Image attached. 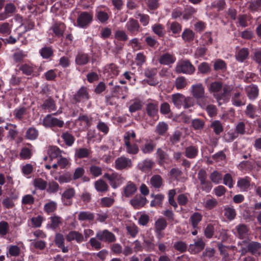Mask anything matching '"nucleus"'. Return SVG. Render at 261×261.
<instances>
[{"instance_id": "f257e3e1", "label": "nucleus", "mask_w": 261, "mask_h": 261, "mask_svg": "<svg viewBox=\"0 0 261 261\" xmlns=\"http://www.w3.org/2000/svg\"><path fill=\"white\" fill-rule=\"evenodd\" d=\"M171 101L174 106L177 109L182 106L184 109H188L194 105L193 98L191 97H186L182 94L177 93L171 95Z\"/></svg>"}, {"instance_id": "f03ea898", "label": "nucleus", "mask_w": 261, "mask_h": 261, "mask_svg": "<svg viewBox=\"0 0 261 261\" xmlns=\"http://www.w3.org/2000/svg\"><path fill=\"white\" fill-rule=\"evenodd\" d=\"M90 98L88 89L87 87H81L71 97L70 103L79 106L80 103H84Z\"/></svg>"}, {"instance_id": "7ed1b4c3", "label": "nucleus", "mask_w": 261, "mask_h": 261, "mask_svg": "<svg viewBox=\"0 0 261 261\" xmlns=\"http://www.w3.org/2000/svg\"><path fill=\"white\" fill-rule=\"evenodd\" d=\"M175 71L177 73L192 74L195 72V68L189 60H183L177 64Z\"/></svg>"}, {"instance_id": "20e7f679", "label": "nucleus", "mask_w": 261, "mask_h": 261, "mask_svg": "<svg viewBox=\"0 0 261 261\" xmlns=\"http://www.w3.org/2000/svg\"><path fill=\"white\" fill-rule=\"evenodd\" d=\"M197 177L200 181V189L205 192H210L212 189L213 185L211 181L207 179V174L204 169L199 170Z\"/></svg>"}, {"instance_id": "39448f33", "label": "nucleus", "mask_w": 261, "mask_h": 261, "mask_svg": "<svg viewBox=\"0 0 261 261\" xmlns=\"http://www.w3.org/2000/svg\"><path fill=\"white\" fill-rule=\"evenodd\" d=\"M96 237L99 241L108 244L114 243L116 241L115 235L108 229L97 231Z\"/></svg>"}, {"instance_id": "423d86ee", "label": "nucleus", "mask_w": 261, "mask_h": 261, "mask_svg": "<svg viewBox=\"0 0 261 261\" xmlns=\"http://www.w3.org/2000/svg\"><path fill=\"white\" fill-rule=\"evenodd\" d=\"M64 124L63 120L53 117L50 114L46 115L43 120V125L46 127H62Z\"/></svg>"}, {"instance_id": "0eeeda50", "label": "nucleus", "mask_w": 261, "mask_h": 261, "mask_svg": "<svg viewBox=\"0 0 261 261\" xmlns=\"http://www.w3.org/2000/svg\"><path fill=\"white\" fill-rule=\"evenodd\" d=\"M204 92V88L202 84H195L192 86V95L198 102L205 99L206 97L205 96Z\"/></svg>"}, {"instance_id": "6e6552de", "label": "nucleus", "mask_w": 261, "mask_h": 261, "mask_svg": "<svg viewBox=\"0 0 261 261\" xmlns=\"http://www.w3.org/2000/svg\"><path fill=\"white\" fill-rule=\"evenodd\" d=\"M132 162L130 159L124 156L118 158L115 162V167L118 170H122L130 168Z\"/></svg>"}, {"instance_id": "1a4fd4ad", "label": "nucleus", "mask_w": 261, "mask_h": 261, "mask_svg": "<svg viewBox=\"0 0 261 261\" xmlns=\"http://www.w3.org/2000/svg\"><path fill=\"white\" fill-rule=\"evenodd\" d=\"M75 191L73 188H69L65 190L61 196V199L63 204L70 206L72 204V199L74 197Z\"/></svg>"}, {"instance_id": "9d476101", "label": "nucleus", "mask_w": 261, "mask_h": 261, "mask_svg": "<svg viewBox=\"0 0 261 261\" xmlns=\"http://www.w3.org/2000/svg\"><path fill=\"white\" fill-rule=\"evenodd\" d=\"M92 15L87 12L81 13L77 19L78 26L84 28L87 26L92 20Z\"/></svg>"}, {"instance_id": "9b49d317", "label": "nucleus", "mask_w": 261, "mask_h": 261, "mask_svg": "<svg viewBox=\"0 0 261 261\" xmlns=\"http://www.w3.org/2000/svg\"><path fill=\"white\" fill-rule=\"evenodd\" d=\"M242 243L247 244V250L249 251V253L253 255H260L261 244L260 243L255 241L248 242L247 241H243Z\"/></svg>"}, {"instance_id": "f8f14e48", "label": "nucleus", "mask_w": 261, "mask_h": 261, "mask_svg": "<svg viewBox=\"0 0 261 261\" xmlns=\"http://www.w3.org/2000/svg\"><path fill=\"white\" fill-rule=\"evenodd\" d=\"M156 73L157 69L156 68L146 69L144 71V75L148 79L145 80L144 81L150 86L156 85L158 83L156 79L154 77Z\"/></svg>"}, {"instance_id": "ddd939ff", "label": "nucleus", "mask_w": 261, "mask_h": 261, "mask_svg": "<svg viewBox=\"0 0 261 261\" xmlns=\"http://www.w3.org/2000/svg\"><path fill=\"white\" fill-rule=\"evenodd\" d=\"M126 28L129 33L133 35L139 32L140 26L137 20L130 18L126 24Z\"/></svg>"}, {"instance_id": "4468645a", "label": "nucleus", "mask_w": 261, "mask_h": 261, "mask_svg": "<svg viewBox=\"0 0 261 261\" xmlns=\"http://www.w3.org/2000/svg\"><path fill=\"white\" fill-rule=\"evenodd\" d=\"M50 30H52L55 36L60 38L63 36L66 30V25L63 22H56L53 24Z\"/></svg>"}, {"instance_id": "2eb2a0df", "label": "nucleus", "mask_w": 261, "mask_h": 261, "mask_svg": "<svg viewBox=\"0 0 261 261\" xmlns=\"http://www.w3.org/2000/svg\"><path fill=\"white\" fill-rule=\"evenodd\" d=\"M54 242L55 245L59 248L61 249L63 253H67L68 252V247L65 246V238L64 236L60 233H57L55 235Z\"/></svg>"}, {"instance_id": "dca6fc26", "label": "nucleus", "mask_w": 261, "mask_h": 261, "mask_svg": "<svg viewBox=\"0 0 261 261\" xmlns=\"http://www.w3.org/2000/svg\"><path fill=\"white\" fill-rule=\"evenodd\" d=\"M65 238L66 241L69 242L75 240L80 243L84 241L83 235L81 232L74 230L70 231L66 235Z\"/></svg>"}, {"instance_id": "f3484780", "label": "nucleus", "mask_w": 261, "mask_h": 261, "mask_svg": "<svg viewBox=\"0 0 261 261\" xmlns=\"http://www.w3.org/2000/svg\"><path fill=\"white\" fill-rule=\"evenodd\" d=\"M158 102H149L146 104L145 110L147 115L150 118L155 117L158 113Z\"/></svg>"}, {"instance_id": "a211bd4d", "label": "nucleus", "mask_w": 261, "mask_h": 261, "mask_svg": "<svg viewBox=\"0 0 261 261\" xmlns=\"http://www.w3.org/2000/svg\"><path fill=\"white\" fill-rule=\"evenodd\" d=\"M205 244L202 239H198L195 241L194 244H191L189 246V249L192 252L197 253L201 251L205 247Z\"/></svg>"}, {"instance_id": "6ab92c4d", "label": "nucleus", "mask_w": 261, "mask_h": 261, "mask_svg": "<svg viewBox=\"0 0 261 261\" xmlns=\"http://www.w3.org/2000/svg\"><path fill=\"white\" fill-rule=\"evenodd\" d=\"M238 237L240 239H245L249 235V228L245 224H240L236 226Z\"/></svg>"}, {"instance_id": "aec40b11", "label": "nucleus", "mask_w": 261, "mask_h": 261, "mask_svg": "<svg viewBox=\"0 0 261 261\" xmlns=\"http://www.w3.org/2000/svg\"><path fill=\"white\" fill-rule=\"evenodd\" d=\"M41 108L42 110H48L49 112L55 111L56 110L55 101L51 96H49L43 101V103L41 106Z\"/></svg>"}, {"instance_id": "412c9836", "label": "nucleus", "mask_w": 261, "mask_h": 261, "mask_svg": "<svg viewBox=\"0 0 261 261\" xmlns=\"http://www.w3.org/2000/svg\"><path fill=\"white\" fill-rule=\"evenodd\" d=\"M146 202V198L142 196H139L138 197L136 196L130 201V204L135 209H139L143 207Z\"/></svg>"}, {"instance_id": "4be33fe9", "label": "nucleus", "mask_w": 261, "mask_h": 261, "mask_svg": "<svg viewBox=\"0 0 261 261\" xmlns=\"http://www.w3.org/2000/svg\"><path fill=\"white\" fill-rule=\"evenodd\" d=\"M62 151L57 146H50L47 150V154L49 155L50 161H52L54 159L62 156Z\"/></svg>"}, {"instance_id": "5701e85b", "label": "nucleus", "mask_w": 261, "mask_h": 261, "mask_svg": "<svg viewBox=\"0 0 261 261\" xmlns=\"http://www.w3.org/2000/svg\"><path fill=\"white\" fill-rule=\"evenodd\" d=\"M137 190L136 185L132 181H128L124 188V195L126 197H130L136 192Z\"/></svg>"}, {"instance_id": "b1692460", "label": "nucleus", "mask_w": 261, "mask_h": 261, "mask_svg": "<svg viewBox=\"0 0 261 261\" xmlns=\"http://www.w3.org/2000/svg\"><path fill=\"white\" fill-rule=\"evenodd\" d=\"M245 90L248 97L250 99H255L258 95V88L255 85L252 84L247 86Z\"/></svg>"}, {"instance_id": "393cba45", "label": "nucleus", "mask_w": 261, "mask_h": 261, "mask_svg": "<svg viewBox=\"0 0 261 261\" xmlns=\"http://www.w3.org/2000/svg\"><path fill=\"white\" fill-rule=\"evenodd\" d=\"M198 153V147L196 146L190 145L185 148V156L189 159L195 158Z\"/></svg>"}, {"instance_id": "a878e982", "label": "nucleus", "mask_w": 261, "mask_h": 261, "mask_svg": "<svg viewBox=\"0 0 261 261\" xmlns=\"http://www.w3.org/2000/svg\"><path fill=\"white\" fill-rule=\"evenodd\" d=\"M91 153L92 151L90 149L87 148H80L75 150V156L78 159L89 158Z\"/></svg>"}, {"instance_id": "bb28decb", "label": "nucleus", "mask_w": 261, "mask_h": 261, "mask_svg": "<svg viewBox=\"0 0 261 261\" xmlns=\"http://www.w3.org/2000/svg\"><path fill=\"white\" fill-rule=\"evenodd\" d=\"M89 61V58L88 54L84 53H78L75 57V63L78 65H84Z\"/></svg>"}, {"instance_id": "cd10ccee", "label": "nucleus", "mask_w": 261, "mask_h": 261, "mask_svg": "<svg viewBox=\"0 0 261 261\" xmlns=\"http://www.w3.org/2000/svg\"><path fill=\"white\" fill-rule=\"evenodd\" d=\"M175 61V58L173 55L169 53L163 54L159 59V62L163 65H169L173 63Z\"/></svg>"}, {"instance_id": "c85d7f7f", "label": "nucleus", "mask_w": 261, "mask_h": 261, "mask_svg": "<svg viewBox=\"0 0 261 261\" xmlns=\"http://www.w3.org/2000/svg\"><path fill=\"white\" fill-rule=\"evenodd\" d=\"M95 189L99 192L105 193L108 191L109 186L103 179H100L94 182Z\"/></svg>"}, {"instance_id": "c756f323", "label": "nucleus", "mask_w": 261, "mask_h": 261, "mask_svg": "<svg viewBox=\"0 0 261 261\" xmlns=\"http://www.w3.org/2000/svg\"><path fill=\"white\" fill-rule=\"evenodd\" d=\"M35 69V66L32 64H23L19 68V70L21 71L22 73L26 75H32Z\"/></svg>"}, {"instance_id": "7c9ffc66", "label": "nucleus", "mask_w": 261, "mask_h": 261, "mask_svg": "<svg viewBox=\"0 0 261 261\" xmlns=\"http://www.w3.org/2000/svg\"><path fill=\"white\" fill-rule=\"evenodd\" d=\"M156 156L158 160V163L160 165H163L166 162L168 158L167 153L164 151L161 148L157 149L156 152Z\"/></svg>"}, {"instance_id": "2f4dec72", "label": "nucleus", "mask_w": 261, "mask_h": 261, "mask_svg": "<svg viewBox=\"0 0 261 261\" xmlns=\"http://www.w3.org/2000/svg\"><path fill=\"white\" fill-rule=\"evenodd\" d=\"M94 219V215L93 213L88 211L81 212L78 215V220L81 221H92Z\"/></svg>"}, {"instance_id": "473e14b6", "label": "nucleus", "mask_w": 261, "mask_h": 261, "mask_svg": "<svg viewBox=\"0 0 261 261\" xmlns=\"http://www.w3.org/2000/svg\"><path fill=\"white\" fill-rule=\"evenodd\" d=\"M156 146V143L153 140L146 142L141 148V150L145 154L152 152Z\"/></svg>"}, {"instance_id": "72a5a7b5", "label": "nucleus", "mask_w": 261, "mask_h": 261, "mask_svg": "<svg viewBox=\"0 0 261 261\" xmlns=\"http://www.w3.org/2000/svg\"><path fill=\"white\" fill-rule=\"evenodd\" d=\"M237 186L242 191H247L250 186V181L247 177L240 178L238 181Z\"/></svg>"}, {"instance_id": "f704fd0d", "label": "nucleus", "mask_w": 261, "mask_h": 261, "mask_svg": "<svg viewBox=\"0 0 261 261\" xmlns=\"http://www.w3.org/2000/svg\"><path fill=\"white\" fill-rule=\"evenodd\" d=\"M168 130V125L167 123L160 122L156 126L155 132L160 136H164Z\"/></svg>"}, {"instance_id": "c9c22d12", "label": "nucleus", "mask_w": 261, "mask_h": 261, "mask_svg": "<svg viewBox=\"0 0 261 261\" xmlns=\"http://www.w3.org/2000/svg\"><path fill=\"white\" fill-rule=\"evenodd\" d=\"M124 180V178L121 175H119L117 173H113V176L110 184V185L114 189H116L117 187Z\"/></svg>"}, {"instance_id": "e433bc0d", "label": "nucleus", "mask_w": 261, "mask_h": 261, "mask_svg": "<svg viewBox=\"0 0 261 261\" xmlns=\"http://www.w3.org/2000/svg\"><path fill=\"white\" fill-rule=\"evenodd\" d=\"M186 79L182 76H179L175 79L174 86L177 90L184 89L187 85Z\"/></svg>"}, {"instance_id": "4c0bfd02", "label": "nucleus", "mask_w": 261, "mask_h": 261, "mask_svg": "<svg viewBox=\"0 0 261 261\" xmlns=\"http://www.w3.org/2000/svg\"><path fill=\"white\" fill-rule=\"evenodd\" d=\"M249 55L248 48H243L239 50L236 55V59L240 62H243L246 60Z\"/></svg>"}, {"instance_id": "58836bf2", "label": "nucleus", "mask_w": 261, "mask_h": 261, "mask_svg": "<svg viewBox=\"0 0 261 261\" xmlns=\"http://www.w3.org/2000/svg\"><path fill=\"white\" fill-rule=\"evenodd\" d=\"M227 69V65L225 61L221 59L216 60L214 64V70L225 71Z\"/></svg>"}, {"instance_id": "ea45409f", "label": "nucleus", "mask_w": 261, "mask_h": 261, "mask_svg": "<svg viewBox=\"0 0 261 261\" xmlns=\"http://www.w3.org/2000/svg\"><path fill=\"white\" fill-rule=\"evenodd\" d=\"M202 215L198 212L194 213L190 217V221L193 228L198 227V223L201 221Z\"/></svg>"}, {"instance_id": "a19ab883", "label": "nucleus", "mask_w": 261, "mask_h": 261, "mask_svg": "<svg viewBox=\"0 0 261 261\" xmlns=\"http://www.w3.org/2000/svg\"><path fill=\"white\" fill-rule=\"evenodd\" d=\"M167 226V222L164 218H159L154 223V230H164Z\"/></svg>"}, {"instance_id": "79ce46f5", "label": "nucleus", "mask_w": 261, "mask_h": 261, "mask_svg": "<svg viewBox=\"0 0 261 261\" xmlns=\"http://www.w3.org/2000/svg\"><path fill=\"white\" fill-rule=\"evenodd\" d=\"M33 184L35 188L40 190H44L47 187V182L41 178H37L34 180Z\"/></svg>"}, {"instance_id": "37998d69", "label": "nucleus", "mask_w": 261, "mask_h": 261, "mask_svg": "<svg viewBox=\"0 0 261 261\" xmlns=\"http://www.w3.org/2000/svg\"><path fill=\"white\" fill-rule=\"evenodd\" d=\"M195 37V33L193 31L189 29L184 30L182 34V39L186 42L192 41Z\"/></svg>"}, {"instance_id": "c03bdc74", "label": "nucleus", "mask_w": 261, "mask_h": 261, "mask_svg": "<svg viewBox=\"0 0 261 261\" xmlns=\"http://www.w3.org/2000/svg\"><path fill=\"white\" fill-rule=\"evenodd\" d=\"M198 71L202 74H208L211 72L210 65L207 62H202L198 66Z\"/></svg>"}, {"instance_id": "a18cd8bd", "label": "nucleus", "mask_w": 261, "mask_h": 261, "mask_svg": "<svg viewBox=\"0 0 261 261\" xmlns=\"http://www.w3.org/2000/svg\"><path fill=\"white\" fill-rule=\"evenodd\" d=\"M215 134L219 135L223 131V126L219 120L214 121L211 125Z\"/></svg>"}, {"instance_id": "49530a36", "label": "nucleus", "mask_w": 261, "mask_h": 261, "mask_svg": "<svg viewBox=\"0 0 261 261\" xmlns=\"http://www.w3.org/2000/svg\"><path fill=\"white\" fill-rule=\"evenodd\" d=\"M150 182L154 188H159L163 185V179L160 175H155L151 177Z\"/></svg>"}, {"instance_id": "de8ad7c7", "label": "nucleus", "mask_w": 261, "mask_h": 261, "mask_svg": "<svg viewBox=\"0 0 261 261\" xmlns=\"http://www.w3.org/2000/svg\"><path fill=\"white\" fill-rule=\"evenodd\" d=\"M62 138L64 140L67 146H71L74 142V138L72 135L66 132L62 134Z\"/></svg>"}, {"instance_id": "09e8293b", "label": "nucleus", "mask_w": 261, "mask_h": 261, "mask_svg": "<svg viewBox=\"0 0 261 261\" xmlns=\"http://www.w3.org/2000/svg\"><path fill=\"white\" fill-rule=\"evenodd\" d=\"M38 136V130L34 127H30L26 132L25 138L29 140H35Z\"/></svg>"}, {"instance_id": "8fccbe9b", "label": "nucleus", "mask_w": 261, "mask_h": 261, "mask_svg": "<svg viewBox=\"0 0 261 261\" xmlns=\"http://www.w3.org/2000/svg\"><path fill=\"white\" fill-rule=\"evenodd\" d=\"M196 12V10L192 6H187L184 11L183 19L187 20Z\"/></svg>"}, {"instance_id": "3c124183", "label": "nucleus", "mask_w": 261, "mask_h": 261, "mask_svg": "<svg viewBox=\"0 0 261 261\" xmlns=\"http://www.w3.org/2000/svg\"><path fill=\"white\" fill-rule=\"evenodd\" d=\"M224 210V216L229 220H232L236 216V210L231 207H225Z\"/></svg>"}, {"instance_id": "603ef678", "label": "nucleus", "mask_w": 261, "mask_h": 261, "mask_svg": "<svg viewBox=\"0 0 261 261\" xmlns=\"http://www.w3.org/2000/svg\"><path fill=\"white\" fill-rule=\"evenodd\" d=\"M151 197H154V199L152 200L150 203L151 206H162V201L164 198L163 195L160 194L154 196L153 194H151Z\"/></svg>"}, {"instance_id": "864d4df0", "label": "nucleus", "mask_w": 261, "mask_h": 261, "mask_svg": "<svg viewBox=\"0 0 261 261\" xmlns=\"http://www.w3.org/2000/svg\"><path fill=\"white\" fill-rule=\"evenodd\" d=\"M127 152L132 154H136L139 152V147L136 144H132L130 142L125 143Z\"/></svg>"}, {"instance_id": "5fc2aeb1", "label": "nucleus", "mask_w": 261, "mask_h": 261, "mask_svg": "<svg viewBox=\"0 0 261 261\" xmlns=\"http://www.w3.org/2000/svg\"><path fill=\"white\" fill-rule=\"evenodd\" d=\"M57 207V203L55 202L50 201L44 205V210L49 214L54 212L56 210Z\"/></svg>"}, {"instance_id": "6e6d98bb", "label": "nucleus", "mask_w": 261, "mask_h": 261, "mask_svg": "<svg viewBox=\"0 0 261 261\" xmlns=\"http://www.w3.org/2000/svg\"><path fill=\"white\" fill-rule=\"evenodd\" d=\"M50 219L51 220L50 227L52 229H56L62 223V219L59 216H54L53 217H51Z\"/></svg>"}, {"instance_id": "4d7b16f0", "label": "nucleus", "mask_w": 261, "mask_h": 261, "mask_svg": "<svg viewBox=\"0 0 261 261\" xmlns=\"http://www.w3.org/2000/svg\"><path fill=\"white\" fill-rule=\"evenodd\" d=\"M204 121L200 119H195L192 121V126L195 130H201L204 127Z\"/></svg>"}, {"instance_id": "13d9d810", "label": "nucleus", "mask_w": 261, "mask_h": 261, "mask_svg": "<svg viewBox=\"0 0 261 261\" xmlns=\"http://www.w3.org/2000/svg\"><path fill=\"white\" fill-rule=\"evenodd\" d=\"M233 103L236 106H241L245 105V102H243L241 98V94L239 92H236L234 94L232 98Z\"/></svg>"}, {"instance_id": "bf43d9fd", "label": "nucleus", "mask_w": 261, "mask_h": 261, "mask_svg": "<svg viewBox=\"0 0 261 261\" xmlns=\"http://www.w3.org/2000/svg\"><path fill=\"white\" fill-rule=\"evenodd\" d=\"M41 56L44 59H48L53 55V50L50 47H44L40 50Z\"/></svg>"}, {"instance_id": "052dcab7", "label": "nucleus", "mask_w": 261, "mask_h": 261, "mask_svg": "<svg viewBox=\"0 0 261 261\" xmlns=\"http://www.w3.org/2000/svg\"><path fill=\"white\" fill-rule=\"evenodd\" d=\"M32 155L31 150L27 147H23L20 152L19 155L21 159L27 160L31 158Z\"/></svg>"}, {"instance_id": "680f3d73", "label": "nucleus", "mask_w": 261, "mask_h": 261, "mask_svg": "<svg viewBox=\"0 0 261 261\" xmlns=\"http://www.w3.org/2000/svg\"><path fill=\"white\" fill-rule=\"evenodd\" d=\"M60 188L59 184L55 181H49L48 184L47 192L49 193H55L57 192Z\"/></svg>"}, {"instance_id": "e2e57ef3", "label": "nucleus", "mask_w": 261, "mask_h": 261, "mask_svg": "<svg viewBox=\"0 0 261 261\" xmlns=\"http://www.w3.org/2000/svg\"><path fill=\"white\" fill-rule=\"evenodd\" d=\"M102 168L100 167L92 165L89 168V172L94 177H98L102 174Z\"/></svg>"}, {"instance_id": "0e129e2a", "label": "nucleus", "mask_w": 261, "mask_h": 261, "mask_svg": "<svg viewBox=\"0 0 261 261\" xmlns=\"http://www.w3.org/2000/svg\"><path fill=\"white\" fill-rule=\"evenodd\" d=\"M182 133L179 130L174 132L173 135L170 137L169 140L172 145H175L180 140Z\"/></svg>"}, {"instance_id": "69168bd1", "label": "nucleus", "mask_w": 261, "mask_h": 261, "mask_svg": "<svg viewBox=\"0 0 261 261\" xmlns=\"http://www.w3.org/2000/svg\"><path fill=\"white\" fill-rule=\"evenodd\" d=\"M115 38L119 41H126L128 36L124 31L117 30L115 33Z\"/></svg>"}, {"instance_id": "338daca9", "label": "nucleus", "mask_w": 261, "mask_h": 261, "mask_svg": "<svg viewBox=\"0 0 261 261\" xmlns=\"http://www.w3.org/2000/svg\"><path fill=\"white\" fill-rule=\"evenodd\" d=\"M256 112V109L254 106L252 104H249L246 108V110L245 112V114L251 119L255 118V113Z\"/></svg>"}, {"instance_id": "774afa93", "label": "nucleus", "mask_w": 261, "mask_h": 261, "mask_svg": "<svg viewBox=\"0 0 261 261\" xmlns=\"http://www.w3.org/2000/svg\"><path fill=\"white\" fill-rule=\"evenodd\" d=\"M261 7V0H252L249 2V8L252 11H256Z\"/></svg>"}]
</instances>
